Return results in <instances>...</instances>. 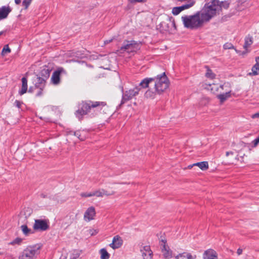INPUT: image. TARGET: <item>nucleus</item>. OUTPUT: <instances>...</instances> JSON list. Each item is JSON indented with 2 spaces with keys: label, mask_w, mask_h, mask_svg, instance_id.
<instances>
[{
  "label": "nucleus",
  "mask_w": 259,
  "mask_h": 259,
  "mask_svg": "<svg viewBox=\"0 0 259 259\" xmlns=\"http://www.w3.org/2000/svg\"><path fill=\"white\" fill-rule=\"evenodd\" d=\"M182 20L185 27L197 29L210 20V3L205 4L203 8L193 15L184 16Z\"/></svg>",
  "instance_id": "1"
},
{
  "label": "nucleus",
  "mask_w": 259,
  "mask_h": 259,
  "mask_svg": "<svg viewBox=\"0 0 259 259\" xmlns=\"http://www.w3.org/2000/svg\"><path fill=\"white\" fill-rule=\"evenodd\" d=\"M107 105L105 102L93 101L88 100L82 101L78 104V109L75 113L76 117L81 121L85 115L91 113L92 111L95 112L102 109L103 107Z\"/></svg>",
  "instance_id": "2"
},
{
  "label": "nucleus",
  "mask_w": 259,
  "mask_h": 259,
  "mask_svg": "<svg viewBox=\"0 0 259 259\" xmlns=\"http://www.w3.org/2000/svg\"><path fill=\"white\" fill-rule=\"evenodd\" d=\"M154 78V88L157 94L160 95L169 87V81L168 78L164 72L157 75Z\"/></svg>",
  "instance_id": "3"
},
{
  "label": "nucleus",
  "mask_w": 259,
  "mask_h": 259,
  "mask_svg": "<svg viewBox=\"0 0 259 259\" xmlns=\"http://www.w3.org/2000/svg\"><path fill=\"white\" fill-rule=\"evenodd\" d=\"M40 247L39 244L28 246L20 253L18 259H35Z\"/></svg>",
  "instance_id": "4"
},
{
  "label": "nucleus",
  "mask_w": 259,
  "mask_h": 259,
  "mask_svg": "<svg viewBox=\"0 0 259 259\" xmlns=\"http://www.w3.org/2000/svg\"><path fill=\"white\" fill-rule=\"evenodd\" d=\"M141 88L139 86H136L133 89H130L124 91L123 87H121V91L122 92V98L120 103L117 108H120L121 106L128 101L132 100L135 97L137 96Z\"/></svg>",
  "instance_id": "5"
},
{
  "label": "nucleus",
  "mask_w": 259,
  "mask_h": 259,
  "mask_svg": "<svg viewBox=\"0 0 259 259\" xmlns=\"http://www.w3.org/2000/svg\"><path fill=\"white\" fill-rule=\"evenodd\" d=\"M230 6V3L226 1L220 2L219 0L211 1V18L220 15L222 9H227Z\"/></svg>",
  "instance_id": "6"
},
{
  "label": "nucleus",
  "mask_w": 259,
  "mask_h": 259,
  "mask_svg": "<svg viewBox=\"0 0 259 259\" xmlns=\"http://www.w3.org/2000/svg\"><path fill=\"white\" fill-rule=\"evenodd\" d=\"M33 228L34 230L45 231L49 228V220L36 219Z\"/></svg>",
  "instance_id": "7"
},
{
  "label": "nucleus",
  "mask_w": 259,
  "mask_h": 259,
  "mask_svg": "<svg viewBox=\"0 0 259 259\" xmlns=\"http://www.w3.org/2000/svg\"><path fill=\"white\" fill-rule=\"evenodd\" d=\"M62 73H66V71L62 67L58 68L53 72L51 77V81L53 84H58L60 83V75Z\"/></svg>",
  "instance_id": "8"
},
{
  "label": "nucleus",
  "mask_w": 259,
  "mask_h": 259,
  "mask_svg": "<svg viewBox=\"0 0 259 259\" xmlns=\"http://www.w3.org/2000/svg\"><path fill=\"white\" fill-rule=\"evenodd\" d=\"M96 210L94 206H90L86 210L84 213L83 219L85 221L89 222L95 219Z\"/></svg>",
  "instance_id": "9"
},
{
  "label": "nucleus",
  "mask_w": 259,
  "mask_h": 259,
  "mask_svg": "<svg viewBox=\"0 0 259 259\" xmlns=\"http://www.w3.org/2000/svg\"><path fill=\"white\" fill-rule=\"evenodd\" d=\"M162 244V247L161 248V251L162 255L164 258L169 259L172 257V251L169 248V247L166 245V241L164 240H161Z\"/></svg>",
  "instance_id": "10"
},
{
  "label": "nucleus",
  "mask_w": 259,
  "mask_h": 259,
  "mask_svg": "<svg viewBox=\"0 0 259 259\" xmlns=\"http://www.w3.org/2000/svg\"><path fill=\"white\" fill-rule=\"evenodd\" d=\"M123 244V240L119 235H116L113 238L112 242L109 246L113 249L120 248Z\"/></svg>",
  "instance_id": "11"
},
{
  "label": "nucleus",
  "mask_w": 259,
  "mask_h": 259,
  "mask_svg": "<svg viewBox=\"0 0 259 259\" xmlns=\"http://www.w3.org/2000/svg\"><path fill=\"white\" fill-rule=\"evenodd\" d=\"M143 259H152L153 252L150 245H146L141 250Z\"/></svg>",
  "instance_id": "12"
},
{
  "label": "nucleus",
  "mask_w": 259,
  "mask_h": 259,
  "mask_svg": "<svg viewBox=\"0 0 259 259\" xmlns=\"http://www.w3.org/2000/svg\"><path fill=\"white\" fill-rule=\"evenodd\" d=\"M11 11L12 9L9 6L0 7V20L7 18Z\"/></svg>",
  "instance_id": "13"
},
{
  "label": "nucleus",
  "mask_w": 259,
  "mask_h": 259,
  "mask_svg": "<svg viewBox=\"0 0 259 259\" xmlns=\"http://www.w3.org/2000/svg\"><path fill=\"white\" fill-rule=\"evenodd\" d=\"M46 80L42 77L37 75L36 81L35 83V87L38 89L44 90L45 87Z\"/></svg>",
  "instance_id": "14"
},
{
  "label": "nucleus",
  "mask_w": 259,
  "mask_h": 259,
  "mask_svg": "<svg viewBox=\"0 0 259 259\" xmlns=\"http://www.w3.org/2000/svg\"><path fill=\"white\" fill-rule=\"evenodd\" d=\"M51 71V70L49 69L48 66H45V67L40 70L39 74L37 75L42 77V78L47 80L50 77Z\"/></svg>",
  "instance_id": "15"
},
{
  "label": "nucleus",
  "mask_w": 259,
  "mask_h": 259,
  "mask_svg": "<svg viewBox=\"0 0 259 259\" xmlns=\"http://www.w3.org/2000/svg\"><path fill=\"white\" fill-rule=\"evenodd\" d=\"M155 80V78H145L143 79L138 85L141 89H145L149 87V84Z\"/></svg>",
  "instance_id": "16"
},
{
  "label": "nucleus",
  "mask_w": 259,
  "mask_h": 259,
  "mask_svg": "<svg viewBox=\"0 0 259 259\" xmlns=\"http://www.w3.org/2000/svg\"><path fill=\"white\" fill-rule=\"evenodd\" d=\"M130 46H131V45L130 44V41L125 40L122 46L119 48L117 51L119 52L120 53H123L124 52H130Z\"/></svg>",
  "instance_id": "17"
},
{
  "label": "nucleus",
  "mask_w": 259,
  "mask_h": 259,
  "mask_svg": "<svg viewBox=\"0 0 259 259\" xmlns=\"http://www.w3.org/2000/svg\"><path fill=\"white\" fill-rule=\"evenodd\" d=\"M73 135L81 141L85 140L88 136L87 132L84 130L75 131L73 132Z\"/></svg>",
  "instance_id": "18"
},
{
  "label": "nucleus",
  "mask_w": 259,
  "mask_h": 259,
  "mask_svg": "<svg viewBox=\"0 0 259 259\" xmlns=\"http://www.w3.org/2000/svg\"><path fill=\"white\" fill-rule=\"evenodd\" d=\"M159 29L161 32H169L170 30L169 24L166 21H162L159 24Z\"/></svg>",
  "instance_id": "19"
},
{
  "label": "nucleus",
  "mask_w": 259,
  "mask_h": 259,
  "mask_svg": "<svg viewBox=\"0 0 259 259\" xmlns=\"http://www.w3.org/2000/svg\"><path fill=\"white\" fill-rule=\"evenodd\" d=\"M231 91L228 92L226 93L221 94L217 96L218 98L220 100L221 103H223L228 98L231 97Z\"/></svg>",
  "instance_id": "20"
},
{
  "label": "nucleus",
  "mask_w": 259,
  "mask_h": 259,
  "mask_svg": "<svg viewBox=\"0 0 259 259\" xmlns=\"http://www.w3.org/2000/svg\"><path fill=\"white\" fill-rule=\"evenodd\" d=\"M194 165L198 166L202 170H205L208 168V163L207 161L197 162L194 163Z\"/></svg>",
  "instance_id": "21"
},
{
  "label": "nucleus",
  "mask_w": 259,
  "mask_h": 259,
  "mask_svg": "<svg viewBox=\"0 0 259 259\" xmlns=\"http://www.w3.org/2000/svg\"><path fill=\"white\" fill-rule=\"evenodd\" d=\"M100 253L101 254V259H109L110 258V254L108 252L106 249L105 248L100 249Z\"/></svg>",
  "instance_id": "22"
},
{
  "label": "nucleus",
  "mask_w": 259,
  "mask_h": 259,
  "mask_svg": "<svg viewBox=\"0 0 259 259\" xmlns=\"http://www.w3.org/2000/svg\"><path fill=\"white\" fill-rule=\"evenodd\" d=\"M177 259H195L194 258L190 253L184 252L181 254H179L176 257Z\"/></svg>",
  "instance_id": "23"
},
{
  "label": "nucleus",
  "mask_w": 259,
  "mask_h": 259,
  "mask_svg": "<svg viewBox=\"0 0 259 259\" xmlns=\"http://www.w3.org/2000/svg\"><path fill=\"white\" fill-rule=\"evenodd\" d=\"M253 42L252 38L250 35H248L245 38V43L243 46V48L247 50V49L250 47Z\"/></svg>",
  "instance_id": "24"
},
{
  "label": "nucleus",
  "mask_w": 259,
  "mask_h": 259,
  "mask_svg": "<svg viewBox=\"0 0 259 259\" xmlns=\"http://www.w3.org/2000/svg\"><path fill=\"white\" fill-rule=\"evenodd\" d=\"M156 94H157V92H156L155 90L154 92H153L151 90H148L146 92L145 95L146 98L154 99V98H155Z\"/></svg>",
  "instance_id": "25"
},
{
  "label": "nucleus",
  "mask_w": 259,
  "mask_h": 259,
  "mask_svg": "<svg viewBox=\"0 0 259 259\" xmlns=\"http://www.w3.org/2000/svg\"><path fill=\"white\" fill-rule=\"evenodd\" d=\"M252 72L249 73V75H256L259 74V66L254 65L251 69Z\"/></svg>",
  "instance_id": "26"
},
{
  "label": "nucleus",
  "mask_w": 259,
  "mask_h": 259,
  "mask_svg": "<svg viewBox=\"0 0 259 259\" xmlns=\"http://www.w3.org/2000/svg\"><path fill=\"white\" fill-rule=\"evenodd\" d=\"M22 231L25 236H27L31 232V229H29L26 225H23L21 226Z\"/></svg>",
  "instance_id": "27"
},
{
  "label": "nucleus",
  "mask_w": 259,
  "mask_h": 259,
  "mask_svg": "<svg viewBox=\"0 0 259 259\" xmlns=\"http://www.w3.org/2000/svg\"><path fill=\"white\" fill-rule=\"evenodd\" d=\"M223 48L225 50L227 49H234L236 53H239L240 52L236 49L232 44L230 42H226L223 46Z\"/></svg>",
  "instance_id": "28"
},
{
  "label": "nucleus",
  "mask_w": 259,
  "mask_h": 259,
  "mask_svg": "<svg viewBox=\"0 0 259 259\" xmlns=\"http://www.w3.org/2000/svg\"><path fill=\"white\" fill-rule=\"evenodd\" d=\"M183 10L182 9V8L181 6L179 7H176L173 8L172 10V13L174 15H177L179 13H180L181 12H182Z\"/></svg>",
  "instance_id": "29"
},
{
  "label": "nucleus",
  "mask_w": 259,
  "mask_h": 259,
  "mask_svg": "<svg viewBox=\"0 0 259 259\" xmlns=\"http://www.w3.org/2000/svg\"><path fill=\"white\" fill-rule=\"evenodd\" d=\"M194 4H195V2L192 1V2H189L188 4L183 5L181 6V7L182 8V10L183 11L185 9H187L191 8L194 5Z\"/></svg>",
  "instance_id": "30"
},
{
  "label": "nucleus",
  "mask_w": 259,
  "mask_h": 259,
  "mask_svg": "<svg viewBox=\"0 0 259 259\" xmlns=\"http://www.w3.org/2000/svg\"><path fill=\"white\" fill-rule=\"evenodd\" d=\"M80 256V253L77 251H74L70 255V259H77Z\"/></svg>",
  "instance_id": "31"
},
{
  "label": "nucleus",
  "mask_w": 259,
  "mask_h": 259,
  "mask_svg": "<svg viewBox=\"0 0 259 259\" xmlns=\"http://www.w3.org/2000/svg\"><path fill=\"white\" fill-rule=\"evenodd\" d=\"M203 259H210V249H208L203 253Z\"/></svg>",
  "instance_id": "32"
},
{
  "label": "nucleus",
  "mask_w": 259,
  "mask_h": 259,
  "mask_svg": "<svg viewBox=\"0 0 259 259\" xmlns=\"http://www.w3.org/2000/svg\"><path fill=\"white\" fill-rule=\"evenodd\" d=\"M32 0H23L22 2V6L25 9H27Z\"/></svg>",
  "instance_id": "33"
},
{
  "label": "nucleus",
  "mask_w": 259,
  "mask_h": 259,
  "mask_svg": "<svg viewBox=\"0 0 259 259\" xmlns=\"http://www.w3.org/2000/svg\"><path fill=\"white\" fill-rule=\"evenodd\" d=\"M22 241V239L21 238L17 237L15 238L14 240H13L10 244L15 245V244H20Z\"/></svg>",
  "instance_id": "34"
},
{
  "label": "nucleus",
  "mask_w": 259,
  "mask_h": 259,
  "mask_svg": "<svg viewBox=\"0 0 259 259\" xmlns=\"http://www.w3.org/2000/svg\"><path fill=\"white\" fill-rule=\"evenodd\" d=\"M130 44L131 45L130 46V52H133L135 51V46L136 43L134 40L130 41Z\"/></svg>",
  "instance_id": "35"
},
{
  "label": "nucleus",
  "mask_w": 259,
  "mask_h": 259,
  "mask_svg": "<svg viewBox=\"0 0 259 259\" xmlns=\"http://www.w3.org/2000/svg\"><path fill=\"white\" fill-rule=\"evenodd\" d=\"M22 87L28 88L27 86V79L25 77H23L21 79Z\"/></svg>",
  "instance_id": "36"
},
{
  "label": "nucleus",
  "mask_w": 259,
  "mask_h": 259,
  "mask_svg": "<svg viewBox=\"0 0 259 259\" xmlns=\"http://www.w3.org/2000/svg\"><path fill=\"white\" fill-rule=\"evenodd\" d=\"M93 196H96L98 197H103V194L102 193V189L100 190H96L94 192H93Z\"/></svg>",
  "instance_id": "37"
},
{
  "label": "nucleus",
  "mask_w": 259,
  "mask_h": 259,
  "mask_svg": "<svg viewBox=\"0 0 259 259\" xmlns=\"http://www.w3.org/2000/svg\"><path fill=\"white\" fill-rule=\"evenodd\" d=\"M102 193L103 194V196L104 195L110 196V195H114L115 194V192L114 191H112L110 193L103 189H102Z\"/></svg>",
  "instance_id": "38"
},
{
  "label": "nucleus",
  "mask_w": 259,
  "mask_h": 259,
  "mask_svg": "<svg viewBox=\"0 0 259 259\" xmlns=\"http://www.w3.org/2000/svg\"><path fill=\"white\" fill-rule=\"evenodd\" d=\"M80 196L82 197H90L93 196V192H84V193H81L80 194Z\"/></svg>",
  "instance_id": "39"
},
{
  "label": "nucleus",
  "mask_w": 259,
  "mask_h": 259,
  "mask_svg": "<svg viewBox=\"0 0 259 259\" xmlns=\"http://www.w3.org/2000/svg\"><path fill=\"white\" fill-rule=\"evenodd\" d=\"M11 52V49L9 48L8 45H5L2 50V53H9Z\"/></svg>",
  "instance_id": "40"
},
{
  "label": "nucleus",
  "mask_w": 259,
  "mask_h": 259,
  "mask_svg": "<svg viewBox=\"0 0 259 259\" xmlns=\"http://www.w3.org/2000/svg\"><path fill=\"white\" fill-rule=\"evenodd\" d=\"M22 103V102L16 100L14 102V105L18 108L20 109L21 107Z\"/></svg>",
  "instance_id": "41"
},
{
  "label": "nucleus",
  "mask_w": 259,
  "mask_h": 259,
  "mask_svg": "<svg viewBox=\"0 0 259 259\" xmlns=\"http://www.w3.org/2000/svg\"><path fill=\"white\" fill-rule=\"evenodd\" d=\"M28 88L22 87L21 89L19 91V94L21 96L26 93Z\"/></svg>",
  "instance_id": "42"
},
{
  "label": "nucleus",
  "mask_w": 259,
  "mask_h": 259,
  "mask_svg": "<svg viewBox=\"0 0 259 259\" xmlns=\"http://www.w3.org/2000/svg\"><path fill=\"white\" fill-rule=\"evenodd\" d=\"M211 259H218L217 254L216 252L211 249Z\"/></svg>",
  "instance_id": "43"
},
{
  "label": "nucleus",
  "mask_w": 259,
  "mask_h": 259,
  "mask_svg": "<svg viewBox=\"0 0 259 259\" xmlns=\"http://www.w3.org/2000/svg\"><path fill=\"white\" fill-rule=\"evenodd\" d=\"M128 1L131 3H144L146 2V0H128Z\"/></svg>",
  "instance_id": "44"
},
{
  "label": "nucleus",
  "mask_w": 259,
  "mask_h": 259,
  "mask_svg": "<svg viewBox=\"0 0 259 259\" xmlns=\"http://www.w3.org/2000/svg\"><path fill=\"white\" fill-rule=\"evenodd\" d=\"M252 143L253 144V147H256L258 145L259 143V136L252 141Z\"/></svg>",
  "instance_id": "45"
},
{
  "label": "nucleus",
  "mask_w": 259,
  "mask_h": 259,
  "mask_svg": "<svg viewBox=\"0 0 259 259\" xmlns=\"http://www.w3.org/2000/svg\"><path fill=\"white\" fill-rule=\"evenodd\" d=\"M205 67L207 68V72L205 74V76L207 77H210V70L208 66H206Z\"/></svg>",
  "instance_id": "46"
},
{
  "label": "nucleus",
  "mask_w": 259,
  "mask_h": 259,
  "mask_svg": "<svg viewBox=\"0 0 259 259\" xmlns=\"http://www.w3.org/2000/svg\"><path fill=\"white\" fill-rule=\"evenodd\" d=\"M210 87V84L203 83L202 87L204 89L209 90V87Z\"/></svg>",
  "instance_id": "47"
},
{
  "label": "nucleus",
  "mask_w": 259,
  "mask_h": 259,
  "mask_svg": "<svg viewBox=\"0 0 259 259\" xmlns=\"http://www.w3.org/2000/svg\"><path fill=\"white\" fill-rule=\"evenodd\" d=\"M90 233L92 236L95 235L98 233L96 230H90Z\"/></svg>",
  "instance_id": "48"
},
{
  "label": "nucleus",
  "mask_w": 259,
  "mask_h": 259,
  "mask_svg": "<svg viewBox=\"0 0 259 259\" xmlns=\"http://www.w3.org/2000/svg\"><path fill=\"white\" fill-rule=\"evenodd\" d=\"M252 118H259V112L255 113V114L251 115Z\"/></svg>",
  "instance_id": "49"
},
{
  "label": "nucleus",
  "mask_w": 259,
  "mask_h": 259,
  "mask_svg": "<svg viewBox=\"0 0 259 259\" xmlns=\"http://www.w3.org/2000/svg\"><path fill=\"white\" fill-rule=\"evenodd\" d=\"M42 91L43 90L39 89V91H38L36 96L37 97L40 96L42 95Z\"/></svg>",
  "instance_id": "50"
},
{
  "label": "nucleus",
  "mask_w": 259,
  "mask_h": 259,
  "mask_svg": "<svg viewBox=\"0 0 259 259\" xmlns=\"http://www.w3.org/2000/svg\"><path fill=\"white\" fill-rule=\"evenodd\" d=\"M44 120L46 122H53V120L51 119V118H47V117H45L44 118Z\"/></svg>",
  "instance_id": "51"
},
{
  "label": "nucleus",
  "mask_w": 259,
  "mask_h": 259,
  "mask_svg": "<svg viewBox=\"0 0 259 259\" xmlns=\"http://www.w3.org/2000/svg\"><path fill=\"white\" fill-rule=\"evenodd\" d=\"M112 40H113V39L106 40L104 41V44L105 45L108 44L110 43L111 42H112Z\"/></svg>",
  "instance_id": "52"
},
{
  "label": "nucleus",
  "mask_w": 259,
  "mask_h": 259,
  "mask_svg": "<svg viewBox=\"0 0 259 259\" xmlns=\"http://www.w3.org/2000/svg\"><path fill=\"white\" fill-rule=\"evenodd\" d=\"M208 99H202L201 101V104H205L206 103H208Z\"/></svg>",
  "instance_id": "53"
},
{
  "label": "nucleus",
  "mask_w": 259,
  "mask_h": 259,
  "mask_svg": "<svg viewBox=\"0 0 259 259\" xmlns=\"http://www.w3.org/2000/svg\"><path fill=\"white\" fill-rule=\"evenodd\" d=\"M242 252V249L241 248H238L237 251V253L238 255H240Z\"/></svg>",
  "instance_id": "54"
},
{
  "label": "nucleus",
  "mask_w": 259,
  "mask_h": 259,
  "mask_svg": "<svg viewBox=\"0 0 259 259\" xmlns=\"http://www.w3.org/2000/svg\"><path fill=\"white\" fill-rule=\"evenodd\" d=\"M255 61L256 63L255 65H258V66H259V57H256L255 58Z\"/></svg>",
  "instance_id": "55"
},
{
  "label": "nucleus",
  "mask_w": 259,
  "mask_h": 259,
  "mask_svg": "<svg viewBox=\"0 0 259 259\" xmlns=\"http://www.w3.org/2000/svg\"><path fill=\"white\" fill-rule=\"evenodd\" d=\"M40 196L41 198H46L47 197V195L44 194V193H41L40 194Z\"/></svg>",
  "instance_id": "56"
},
{
  "label": "nucleus",
  "mask_w": 259,
  "mask_h": 259,
  "mask_svg": "<svg viewBox=\"0 0 259 259\" xmlns=\"http://www.w3.org/2000/svg\"><path fill=\"white\" fill-rule=\"evenodd\" d=\"M226 155L227 156H228L230 155H233V152L232 151L230 152H227L226 153Z\"/></svg>",
  "instance_id": "57"
},
{
  "label": "nucleus",
  "mask_w": 259,
  "mask_h": 259,
  "mask_svg": "<svg viewBox=\"0 0 259 259\" xmlns=\"http://www.w3.org/2000/svg\"><path fill=\"white\" fill-rule=\"evenodd\" d=\"M211 91H213V90L217 91H218V88L217 87H211Z\"/></svg>",
  "instance_id": "58"
},
{
  "label": "nucleus",
  "mask_w": 259,
  "mask_h": 259,
  "mask_svg": "<svg viewBox=\"0 0 259 259\" xmlns=\"http://www.w3.org/2000/svg\"><path fill=\"white\" fill-rule=\"evenodd\" d=\"M15 3L16 5H19L21 3V0H15Z\"/></svg>",
  "instance_id": "59"
},
{
  "label": "nucleus",
  "mask_w": 259,
  "mask_h": 259,
  "mask_svg": "<svg viewBox=\"0 0 259 259\" xmlns=\"http://www.w3.org/2000/svg\"><path fill=\"white\" fill-rule=\"evenodd\" d=\"M33 92V87H30L28 89V92L29 93H32Z\"/></svg>",
  "instance_id": "60"
},
{
  "label": "nucleus",
  "mask_w": 259,
  "mask_h": 259,
  "mask_svg": "<svg viewBox=\"0 0 259 259\" xmlns=\"http://www.w3.org/2000/svg\"><path fill=\"white\" fill-rule=\"evenodd\" d=\"M195 166V165H194V164H192V165H189L188 166V168H189V169H190V168H192L193 166Z\"/></svg>",
  "instance_id": "61"
},
{
  "label": "nucleus",
  "mask_w": 259,
  "mask_h": 259,
  "mask_svg": "<svg viewBox=\"0 0 259 259\" xmlns=\"http://www.w3.org/2000/svg\"><path fill=\"white\" fill-rule=\"evenodd\" d=\"M169 23H171V25H174V26H175V21L173 20L172 21H170V20L169 19Z\"/></svg>",
  "instance_id": "62"
},
{
  "label": "nucleus",
  "mask_w": 259,
  "mask_h": 259,
  "mask_svg": "<svg viewBox=\"0 0 259 259\" xmlns=\"http://www.w3.org/2000/svg\"><path fill=\"white\" fill-rule=\"evenodd\" d=\"M214 76H215V75H214V74H212V73H211V79H212V78L214 77Z\"/></svg>",
  "instance_id": "63"
},
{
  "label": "nucleus",
  "mask_w": 259,
  "mask_h": 259,
  "mask_svg": "<svg viewBox=\"0 0 259 259\" xmlns=\"http://www.w3.org/2000/svg\"><path fill=\"white\" fill-rule=\"evenodd\" d=\"M73 131H70L69 133V134L71 135V134H73Z\"/></svg>",
  "instance_id": "64"
}]
</instances>
